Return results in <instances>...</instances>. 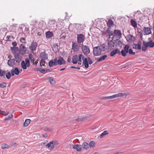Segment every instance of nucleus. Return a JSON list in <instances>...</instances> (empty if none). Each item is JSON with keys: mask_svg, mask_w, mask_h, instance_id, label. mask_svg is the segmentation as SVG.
Returning <instances> with one entry per match:
<instances>
[{"mask_svg": "<svg viewBox=\"0 0 154 154\" xmlns=\"http://www.w3.org/2000/svg\"><path fill=\"white\" fill-rule=\"evenodd\" d=\"M117 54L116 49L112 50L110 53V55L111 57H113Z\"/></svg>", "mask_w": 154, "mask_h": 154, "instance_id": "obj_38", "label": "nucleus"}, {"mask_svg": "<svg viewBox=\"0 0 154 154\" xmlns=\"http://www.w3.org/2000/svg\"><path fill=\"white\" fill-rule=\"evenodd\" d=\"M85 37L82 34H77V42L79 44L83 43L85 40Z\"/></svg>", "mask_w": 154, "mask_h": 154, "instance_id": "obj_4", "label": "nucleus"}, {"mask_svg": "<svg viewBox=\"0 0 154 154\" xmlns=\"http://www.w3.org/2000/svg\"><path fill=\"white\" fill-rule=\"evenodd\" d=\"M116 52H117V54H118L119 55H122V51H120V50L118 48H116Z\"/></svg>", "mask_w": 154, "mask_h": 154, "instance_id": "obj_50", "label": "nucleus"}, {"mask_svg": "<svg viewBox=\"0 0 154 154\" xmlns=\"http://www.w3.org/2000/svg\"><path fill=\"white\" fill-rule=\"evenodd\" d=\"M107 57V55H104L102 57H100L97 60V62H100L102 60H104Z\"/></svg>", "mask_w": 154, "mask_h": 154, "instance_id": "obj_31", "label": "nucleus"}, {"mask_svg": "<svg viewBox=\"0 0 154 154\" xmlns=\"http://www.w3.org/2000/svg\"><path fill=\"white\" fill-rule=\"evenodd\" d=\"M11 77V73L10 72H8L6 74V77L8 79H10Z\"/></svg>", "mask_w": 154, "mask_h": 154, "instance_id": "obj_42", "label": "nucleus"}, {"mask_svg": "<svg viewBox=\"0 0 154 154\" xmlns=\"http://www.w3.org/2000/svg\"><path fill=\"white\" fill-rule=\"evenodd\" d=\"M129 54L132 55H135V53L133 52V50L131 48H129Z\"/></svg>", "mask_w": 154, "mask_h": 154, "instance_id": "obj_45", "label": "nucleus"}, {"mask_svg": "<svg viewBox=\"0 0 154 154\" xmlns=\"http://www.w3.org/2000/svg\"><path fill=\"white\" fill-rule=\"evenodd\" d=\"M115 35L116 36H122V33L120 30L118 29L115 30L114 31Z\"/></svg>", "mask_w": 154, "mask_h": 154, "instance_id": "obj_23", "label": "nucleus"}, {"mask_svg": "<svg viewBox=\"0 0 154 154\" xmlns=\"http://www.w3.org/2000/svg\"><path fill=\"white\" fill-rule=\"evenodd\" d=\"M25 31H27L29 32V27L28 26H26L25 28Z\"/></svg>", "mask_w": 154, "mask_h": 154, "instance_id": "obj_63", "label": "nucleus"}, {"mask_svg": "<svg viewBox=\"0 0 154 154\" xmlns=\"http://www.w3.org/2000/svg\"><path fill=\"white\" fill-rule=\"evenodd\" d=\"M20 42L23 43H26V40L24 38L21 37L20 39Z\"/></svg>", "mask_w": 154, "mask_h": 154, "instance_id": "obj_47", "label": "nucleus"}, {"mask_svg": "<svg viewBox=\"0 0 154 154\" xmlns=\"http://www.w3.org/2000/svg\"><path fill=\"white\" fill-rule=\"evenodd\" d=\"M151 31L150 28L145 27V35H149L151 33Z\"/></svg>", "mask_w": 154, "mask_h": 154, "instance_id": "obj_27", "label": "nucleus"}, {"mask_svg": "<svg viewBox=\"0 0 154 154\" xmlns=\"http://www.w3.org/2000/svg\"><path fill=\"white\" fill-rule=\"evenodd\" d=\"M82 49L84 54L85 55H88L90 53V50L88 46L83 45L82 44Z\"/></svg>", "mask_w": 154, "mask_h": 154, "instance_id": "obj_5", "label": "nucleus"}, {"mask_svg": "<svg viewBox=\"0 0 154 154\" xmlns=\"http://www.w3.org/2000/svg\"><path fill=\"white\" fill-rule=\"evenodd\" d=\"M42 73H43L45 72V69H42L39 68L38 71Z\"/></svg>", "mask_w": 154, "mask_h": 154, "instance_id": "obj_51", "label": "nucleus"}, {"mask_svg": "<svg viewBox=\"0 0 154 154\" xmlns=\"http://www.w3.org/2000/svg\"><path fill=\"white\" fill-rule=\"evenodd\" d=\"M6 86L7 83L5 82L0 83V87L1 88H5L6 87Z\"/></svg>", "mask_w": 154, "mask_h": 154, "instance_id": "obj_41", "label": "nucleus"}, {"mask_svg": "<svg viewBox=\"0 0 154 154\" xmlns=\"http://www.w3.org/2000/svg\"><path fill=\"white\" fill-rule=\"evenodd\" d=\"M78 56L77 55H75L73 56L72 57V62L73 64H76L77 63Z\"/></svg>", "mask_w": 154, "mask_h": 154, "instance_id": "obj_24", "label": "nucleus"}, {"mask_svg": "<svg viewBox=\"0 0 154 154\" xmlns=\"http://www.w3.org/2000/svg\"><path fill=\"white\" fill-rule=\"evenodd\" d=\"M102 100H106L109 99V96L105 97H102L100 98Z\"/></svg>", "mask_w": 154, "mask_h": 154, "instance_id": "obj_59", "label": "nucleus"}, {"mask_svg": "<svg viewBox=\"0 0 154 154\" xmlns=\"http://www.w3.org/2000/svg\"><path fill=\"white\" fill-rule=\"evenodd\" d=\"M41 58V59L40 62V66L41 67H42V63H41V62H44V63H45V60L46 59H43V58Z\"/></svg>", "mask_w": 154, "mask_h": 154, "instance_id": "obj_52", "label": "nucleus"}, {"mask_svg": "<svg viewBox=\"0 0 154 154\" xmlns=\"http://www.w3.org/2000/svg\"><path fill=\"white\" fill-rule=\"evenodd\" d=\"M11 28H12L13 29V30H11V31H12L13 32L14 31V30L16 29L15 25L14 24L12 26H11Z\"/></svg>", "mask_w": 154, "mask_h": 154, "instance_id": "obj_55", "label": "nucleus"}, {"mask_svg": "<svg viewBox=\"0 0 154 154\" xmlns=\"http://www.w3.org/2000/svg\"><path fill=\"white\" fill-rule=\"evenodd\" d=\"M5 74V73L4 71H2V72L0 75V76L1 77H2L3 76H4Z\"/></svg>", "mask_w": 154, "mask_h": 154, "instance_id": "obj_57", "label": "nucleus"}, {"mask_svg": "<svg viewBox=\"0 0 154 154\" xmlns=\"http://www.w3.org/2000/svg\"><path fill=\"white\" fill-rule=\"evenodd\" d=\"M0 113L3 114L5 116H6L9 113L8 112L7 113H5V111H2L0 110Z\"/></svg>", "mask_w": 154, "mask_h": 154, "instance_id": "obj_49", "label": "nucleus"}, {"mask_svg": "<svg viewBox=\"0 0 154 154\" xmlns=\"http://www.w3.org/2000/svg\"><path fill=\"white\" fill-rule=\"evenodd\" d=\"M88 118V117H83L81 118H78L76 119V120L78 122L83 121L84 120H87Z\"/></svg>", "mask_w": 154, "mask_h": 154, "instance_id": "obj_37", "label": "nucleus"}, {"mask_svg": "<svg viewBox=\"0 0 154 154\" xmlns=\"http://www.w3.org/2000/svg\"><path fill=\"white\" fill-rule=\"evenodd\" d=\"M14 71L15 74L16 75H18L20 72L19 70L17 67H16L14 69Z\"/></svg>", "mask_w": 154, "mask_h": 154, "instance_id": "obj_40", "label": "nucleus"}, {"mask_svg": "<svg viewBox=\"0 0 154 154\" xmlns=\"http://www.w3.org/2000/svg\"><path fill=\"white\" fill-rule=\"evenodd\" d=\"M103 134H104L105 135L108 134V132L107 131H105L103 132Z\"/></svg>", "mask_w": 154, "mask_h": 154, "instance_id": "obj_64", "label": "nucleus"}, {"mask_svg": "<svg viewBox=\"0 0 154 154\" xmlns=\"http://www.w3.org/2000/svg\"><path fill=\"white\" fill-rule=\"evenodd\" d=\"M111 31V30L109 29H108L107 30H106L105 31H104V33L105 34H106L107 33L108 34L110 33Z\"/></svg>", "mask_w": 154, "mask_h": 154, "instance_id": "obj_53", "label": "nucleus"}, {"mask_svg": "<svg viewBox=\"0 0 154 154\" xmlns=\"http://www.w3.org/2000/svg\"><path fill=\"white\" fill-rule=\"evenodd\" d=\"M51 142H52V145H54V146H55V145L58 144L57 142L55 141H51Z\"/></svg>", "mask_w": 154, "mask_h": 154, "instance_id": "obj_56", "label": "nucleus"}, {"mask_svg": "<svg viewBox=\"0 0 154 154\" xmlns=\"http://www.w3.org/2000/svg\"><path fill=\"white\" fill-rule=\"evenodd\" d=\"M70 67V68H72V69H80V67H75V66H71Z\"/></svg>", "mask_w": 154, "mask_h": 154, "instance_id": "obj_60", "label": "nucleus"}, {"mask_svg": "<svg viewBox=\"0 0 154 154\" xmlns=\"http://www.w3.org/2000/svg\"><path fill=\"white\" fill-rule=\"evenodd\" d=\"M131 25L134 27L135 28L137 27V24L136 21L133 19H131Z\"/></svg>", "mask_w": 154, "mask_h": 154, "instance_id": "obj_34", "label": "nucleus"}, {"mask_svg": "<svg viewBox=\"0 0 154 154\" xmlns=\"http://www.w3.org/2000/svg\"><path fill=\"white\" fill-rule=\"evenodd\" d=\"M65 61L64 59L61 57L60 56L58 57L57 60V65H62V64H65Z\"/></svg>", "mask_w": 154, "mask_h": 154, "instance_id": "obj_12", "label": "nucleus"}, {"mask_svg": "<svg viewBox=\"0 0 154 154\" xmlns=\"http://www.w3.org/2000/svg\"><path fill=\"white\" fill-rule=\"evenodd\" d=\"M81 146L83 149L85 150L87 149L89 146L88 143L86 142H83Z\"/></svg>", "mask_w": 154, "mask_h": 154, "instance_id": "obj_25", "label": "nucleus"}, {"mask_svg": "<svg viewBox=\"0 0 154 154\" xmlns=\"http://www.w3.org/2000/svg\"><path fill=\"white\" fill-rule=\"evenodd\" d=\"M101 51L102 50L99 46L94 47L93 48V54L94 56H97L100 55Z\"/></svg>", "mask_w": 154, "mask_h": 154, "instance_id": "obj_2", "label": "nucleus"}, {"mask_svg": "<svg viewBox=\"0 0 154 154\" xmlns=\"http://www.w3.org/2000/svg\"><path fill=\"white\" fill-rule=\"evenodd\" d=\"M79 59H78V61L79 62H81L82 58L83 60V64L84 65L85 68H88L89 67V65L87 62V58H84V56L82 54H79L78 56Z\"/></svg>", "mask_w": 154, "mask_h": 154, "instance_id": "obj_1", "label": "nucleus"}, {"mask_svg": "<svg viewBox=\"0 0 154 154\" xmlns=\"http://www.w3.org/2000/svg\"><path fill=\"white\" fill-rule=\"evenodd\" d=\"M21 66L22 68L24 69H26V64L24 60H22L21 63Z\"/></svg>", "mask_w": 154, "mask_h": 154, "instance_id": "obj_36", "label": "nucleus"}, {"mask_svg": "<svg viewBox=\"0 0 154 154\" xmlns=\"http://www.w3.org/2000/svg\"><path fill=\"white\" fill-rule=\"evenodd\" d=\"M25 63L26 64L30 63L29 60L28 58H26L25 60Z\"/></svg>", "mask_w": 154, "mask_h": 154, "instance_id": "obj_62", "label": "nucleus"}, {"mask_svg": "<svg viewBox=\"0 0 154 154\" xmlns=\"http://www.w3.org/2000/svg\"><path fill=\"white\" fill-rule=\"evenodd\" d=\"M142 42L140 41L138 42L137 44H134L133 48L136 49L140 50L141 49Z\"/></svg>", "mask_w": 154, "mask_h": 154, "instance_id": "obj_13", "label": "nucleus"}, {"mask_svg": "<svg viewBox=\"0 0 154 154\" xmlns=\"http://www.w3.org/2000/svg\"><path fill=\"white\" fill-rule=\"evenodd\" d=\"M126 95V93H119L116 94H114L112 96H109V99H112L117 97H119L124 96Z\"/></svg>", "mask_w": 154, "mask_h": 154, "instance_id": "obj_11", "label": "nucleus"}, {"mask_svg": "<svg viewBox=\"0 0 154 154\" xmlns=\"http://www.w3.org/2000/svg\"><path fill=\"white\" fill-rule=\"evenodd\" d=\"M107 24L109 27H110L111 26L114 25V22L111 19H109L108 20Z\"/></svg>", "mask_w": 154, "mask_h": 154, "instance_id": "obj_30", "label": "nucleus"}, {"mask_svg": "<svg viewBox=\"0 0 154 154\" xmlns=\"http://www.w3.org/2000/svg\"><path fill=\"white\" fill-rule=\"evenodd\" d=\"M40 58H43L45 59H48V54L45 51L40 53Z\"/></svg>", "mask_w": 154, "mask_h": 154, "instance_id": "obj_18", "label": "nucleus"}, {"mask_svg": "<svg viewBox=\"0 0 154 154\" xmlns=\"http://www.w3.org/2000/svg\"><path fill=\"white\" fill-rule=\"evenodd\" d=\"M1 147L3 149H8L10 148V145H8L6 143L2 144Z\"/></svg>", "mask_w": 154, "mask_h": 154, "instance_id": "obj_32", "label": "nucleus"}, {"mask_svg": "<svg viewBox=\"0 0 154 154\" xmlns=\"http://www.w3.org/2000/svg\"><path fill=\"white\" fill-rule=\"evenodd\" d=\"M37 43L34 41H33L29 46V49L31 51H35L37 47Z\"/></svg>", "mask_w": 154, "mask_h": 154, "instance_id": "obj_6", "label": "nucleus"}, {"mask_svg": "<svg viewBox=\"0 0 154 154\" xmlns=\"http://www.w3.org/2000/svg\"><path fill=\"white\" fill-rule=\"evenodd\" d=\"M15 61L17 63H19L22 60V57L20 55V54L19 53H18L17 54H15V55H14Z\"/></svg>", "mask_w": 154, "mask_h": 154, "instance_id": "obj_10", "label": "nucleus"}, {"mask_svg": "<svg viewBox=\"0 0 154 154\" xmlns=\"http://www.w3.org/2000/svg\"><path fill=\"white\" fill-rule=\"evenodd\" d=\"M95 142L94 141H91L90 142L89 145L90 147H93L95 146Z\"/></svg>", "mask_w": 154, "mask_h": 154, "instance_id": "obj_39", "label": "nucleus"}, {"mask_svg": "<svg viewBox=\"0 0 154 154\" xmlns=\"http://www.w3.org/2000/svg\"><path fill=\"white\" fill-rule=\"evenodd\" d=\"M9 145L10 147H11L13 146H15L17 145V144L14 141H11V142L10 144Z\"/></svg>", "mask_w": 154, "mask_h": 154, "instance_id": "obj_43", "label": "nucleus"}, {"mask_svg": "<svg viewBox=\"0 0 154 154\" xmlns=\"http://www.w3.org/2000/svg\"><path fill=\"white\" fill-rule=\"evenodd\" d=\"M33 55L32 54H30L29 56V59L31 60V61H32V59Z\"/></svg>", "mask_w": 154, "mask_h": 154, "instance_id": "obj_58", "label": "nucleus"}, {"mask_svg": "<svg viewBox=\"0 0 154 154\" xmlns=\"http://www.w3.org/2000/svg\"><path fill=\"white\" fill-rule=\"evenodd\" d=\"M108 48L110 49H113L114 47L115 44L114 41L111 40L109 41L108 43Z\"/></svg>", "mask_w": 154, "mask_h": 154, "instance_id": "obj_19", "label": "nucleus"}, {"mask_svg": "<svg viewBox=\"0 0 154 154\" xmlns=\"http://www.w3.org/2000/svg\"><path fill=\"white\" fill-rule=\"evenodd\" d=\"M73 148L76 149L77 151H81L82 150V146L80 144H76L73 146Z\"/></svg>", "mask_w": 154, "mask_h": 154, "instance_id": "obj_21", "label": "nucleus"}, {"mask_svg": "<svg viewBox=\"0 0 154 154\" xmlns=\"http://www.w3.org/2000/svg\"><path fill=\"white\" fill-rule=\"evenodd\" d=\"M114 41L115 45L116 47H119L121 48L122 47L123 43L120 40L118 39L116 40H114Z\"/></svg>", "mask_w": 154, "mask_h": 154, "instance_id": "obj_16", "label": "nucleus"}, {"mask_svg": "<svg viewBox=\"0 0 154 154\" xmlns=\"http://www.w3.org/2000/svg\"><path fill=\"white\" fill-rule=\"evenodd\" d=\"M11 51L12 53L14 55L19 53L18 51V48L17 47H11Z\"/></svg>", "mask_w": 154, "mask_h": 154, "instance_id": "obj_15", "label": "nucleus"}, {"mask_svg": "<svg viewBox=\"0 0 154 154\" xmlns=\"http://www.w3.org/2000/svg\"><path fill=\"white\" fill-rule=\"evenodd\" d=\"M30 121L31 120L30 119H26L23 123V126L24 127L27 126L30 123Z\"/></svg>", "mask_w": 154, "mask_h": 154, "instance_id": "obj_29", "label": "nucleus"}, {"mask_svg": "<svg viewBox=\"0 0 154 154\" xmlns=\"http://www.w3.org/2000/svg\"><path fill=\"white\" fill-rule=\"evenodd\" d=\"M143 34L144 35V27L143 28V30L139 32V35H140V38L141 39H142L143 38Z\"/></svg>", "mask_w": 154, "mask_h": 154, "instance_id": "obj_35", "label": "nucleus"}, {"mask_svg": "<svg viewBox=\"0 0 154 154\" xmlns=\"http://www.w3.org/2000/svg\"><path fill=\"white\" fill-rule=\"evenodd\" d=\"M27 51V48L23 44H21L19 46V52L21 54H25Z\"/></svg>", "mask_w": 154, "mask_h": 154, "instance_id": "obj_9", "label": "nucleus"}, {"mask_svg": "<svg viewBox=\"0 0 154 154\" xmlns=\"http://www.w3.org/2000/svg\"><path fill=\"white\" fill-rule=\"evenodd\" d=\"M127 39L128 42H131L135 41V38L133 35H129L127 36Z\"/></svg>", "mask_w": 154, "mask_h": 154, "instance_id": "obj_20", "label": "nucleus"}, {"mask_svg": "<svg viewBox=\"0 0 154 154\" xmlns=\"http://www.w3.org/2000/svg\"><path fill=\"white\" fill-rule=\"evenodd\" d=\"M37 23L38 22L36 20H32L31 25L33 26L32 28L33 29L36 28V25Z\"/></svg>", "mask_w": 154, "mask_h": 154, "instance_id": "obj_28", "label": "nucleus"}, {"mask_svg": "<svg viewBox=\"0 0 154 154\" xmlns=\"http://www.w3.org/2000/svg\"><path fill=\"white\" fill-rule=\"evenodd\" d=\"M130 46L126 45L124 48L123 50H122V55L123 57H125L127 55V54L129 53Z\"/></svg>", "mask_w": 154, "mask_h": 154, "instance_id": "obj_3", "label": "nucleus"}, {"mask_svg": "<svg viewBox=\"0 0 154 154\" xmlns=\"http://www.w3.org/2000/svg\"><path fill=\"white\" fill-rule=\"evenodd\" d=\"M106 45L104 44H102L100 45V48L102 50H103V51H104L106 49Z\"/></svg>", "mask_w": 154, "mask_h": 154, "instance_id": "obj_46", "label": "nucleus"}, {"mask_svg": "<svg viewBox=\"0 0 154 154\" xmlns=\"http://www.w3.org/2000/svg\"><path fill=\"white\" fill-rule=\"evenodd\" d=\"M48 26L52 29H56L57 28L56 22L54 20H50L49 22Z\"/></svg>", "mask_w": 154, "mask_h": 154, "instance_id": "obj_8", "label": "nucleus"}, {"mask_svg": "<svg viewBox=\"0 0 154 154\" xmlns=\"http://www.w3.org/2000/svg\"><path fill=\"white\" fill-rule=\"evenodd\" d=\"M13 116L12 114L9 115L5 119V120H8L10 119Z\"/></svg>", "mask_w": 154, "mask_h": 154, "instance_id": "obj_44", "label": "nucleus"}, {"mask_svg": "<svg viewBox=\"0 0 154 154\" xmlns=\"http://www.w3.org/2000/svg\"><path fill=\"white\" fill-rule=\"evenodd\" d=\"M15 61V59H10L8 61V65L10 66L13 67L16 64Z\"/></svg>", "mask_w": 154, "mask_h": 154, "instance_id": "obj_14", "label": "nucleus"}, {"mask_svg": "<svg viewBox=\"0 0 154 154\" xmlns=\"http://www.w3.org/2000/svg\"><path fill=\"white\" fill-rule=\"evenodd\" d=\"M53 48H55L56 49H58V45L57 44H54L53 45Z\"/></svg>", "mask_w": 154, "mask_h": 154, "instance_id": "obj_61", "label": "nucleus"}, {"mask_svg": "<svg viewBox=\"0 0 154 154\" xmlns=\"http://www.w3.org/2000/svg\"><path fill=\"white\" fill-rule=\"evenodd\" d=\"M11 76H13L15 74L14 71V69H12L11 70Z\"/></svg>", "mask_w": 154, "mask_h": 154, "instance_id": "obj_54", "label": "nucleus"}, {"mask_svg": "<svg viewBox=\"0 0 154 154\" xmlns=\"http://www.w3.org/2000/svg\"><path fill=\"white\" fill-rule=\"evenodd\" d=\"M72 49L74 51H77L79 49L78 44L73 42L72 45Z\"/></svg>", "mask_w": 154, "mask_h": 154, "instance_id": "obj_17", "label": "nucleus"}, {"mask_svg": "<svg viewBox=\"0 0 154 154\" xmlns=\"http://www.w3.org/2000/svg\"><path fill=\"white\" fill-rule=\"evenodd\" d=\"M52 143L51 141L46 145V146L48 147V149L51 150L54 147V145H52Z\"/></svg>", "mask_w": 154, "mask_h": 154, "instance_id": "obj_26", "label": "nucleus"}, {"mask_svg": "<svg viewBox=\"0 0 154 154\" xmlns=\"http://www.w3.org/2000/svg\"><path fill=\"white\" fill-rule=\"evenodd\" d=\"M48 65L50 67H51L53 66H54L53 64V60H51L48 62Z\"/></svg>", "mask_w": 154, "mask_h": 154, "instance_id": "obj_48", "label": "nucleus"}, {"mask_svg": "<svg viewBox=\"0 0 154 154\" xmlns=\"http://www.w3.org/2000/svg\"><path fill=\"white\" fill-rule=\"evenodd\" d=\"M48 79L49 80V81L50 84L52 85H54L55 83V81L54 80L53 78L52 77H48Z\"/></svg>", "mask_w": 154, "mask_h": 154, "instance_id": "obj_33", "label": "nucleus"}, {"mask_svg": "<svg viewBox=\"0 0 154 154\" xmlns=\"http://www.w3.org/2000/svg\"><path fill=\"white\" fill-rule=\"evenodd\" d=\"M45 36L47 38H51L54 35L52 32L48 31L46 32Z\"/></svg>", "mask_w": 154, "mask_h": 154, "instance_id": "obj_22", "label": "nucleus"}, {"mask_svg": "<svg viewBox=\"0 0 154 154\" xmlns=\"http://www.w3.org/2000/svg\"><path fill=\"white\" fill-rule=\"evenodd\" d=\"M149 39L150 40L147 42H145V51L146 50V48L147 47L153 48L154 47V42L151 40L150 38Z\"/></svg>", "mask_w": 154, "mask_h": 154, "instance_id": "obj_7", "label": "nucleus"}]
</instances>
